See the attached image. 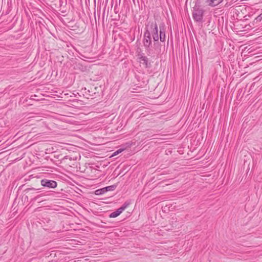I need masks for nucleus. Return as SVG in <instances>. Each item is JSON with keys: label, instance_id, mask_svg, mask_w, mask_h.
Listing matches in <instances>:
<instances>
[{"label": "nucleus", "instance_id": "8", "mask_svg": "<svg viewBox=\"0 0 262 262\" xmlns=\"http://www.w3.org/2000/svg\"><path fill=\"white\" fill-rule=\"evenodd\" d=\"M124 150V149H119L118 150H117V151H116L115 152H114L112 155L111 156V157H114L115 156H117V155H118L119 154L122 152Z\"/></svg>", "mask_w": 262, "mask_h": 262}, {"label": "nucleus", "instance_id": "10", "mask_svg": "<svg viewBox=\"0 0 262 262\" xmlns=\"http://www.w3.org/2000/svg\"><path fill=\"white\" fill-rule=\"evenodd\" d=\"M261 20H262V13L255 19V20H256V22L260 21Z\"/></svg>", "mask_w": 262, "mask_h": 262}, {"label": "nucleus", "instance_id": "3", "mask_svg": "<svg viewBox=\"0 0 262 262\" xmlns=\"http://www.w3.org/2000/svg\"><path fill=\"white\" fill-rule=\"evenodd\" d=\"M138 61L140 63V66H142L145 68H147L148 67V60L146 57L142 55H139Z\"/></svg>", "mask_w": 262, "mask_h": 262}, {"label": "nucleus", "instance_id": "5", "mask_svg": "<svg viewBox=\"0 0 262 262\" xmlns=\"http://www.w3.org/2000/svg\"><path fill=\"white\" fill-rule=\"evenodd\" d=\"M193 17L196 21H200L202 18V14L200 11L196 12L193 14Z\"/></svg>", "mask_w": 262, "mask_h": 262}, {"label": "nucleus", "instance_id": "4", "mask_svg": "<svg viewBox=\"0 0 262 262\" xmlns=\"http://www.w3.org/2000/svg\"><path fill=\"white\" fill-rule=\"evenodd\" d=\"M126 208V206H122L115 211L111 213L110 215V218H114L119 216Z\"/></svg>", "mask_w": 262, "mask_h": 262}, {"label": "nucleus", "instance_id": "1", "mask_svg": "<svg viewBox=\"0 0 262 262\" xmlns=\"http://www.w3.org/2000/svg\"><path fill=\"white\" fill-rule=\"evenodd\" d=\"M149 30L151 33L153 39L155 41H157L159 39L158 36V26L156 22H152L151 23Z\"/></svg>", "mask_w": 262, "mask_h": 262}, {"label": "nucleus", "instance_id": "7", "mask_svg": "<svg viewBox=\"0 0 262 262\" xmlns=\"http://www.w3.org/2000/svg\"><path fill=\"white\" fill-rule=\"evenodd\" d=\"M145 34H147V39H146L145 41H144V44L146 46H148L150 43V33L148 32V33H146Z\"/></svg>", "mask_w": 262, "mask_h": 262}, {"label": "nucleus", "instance_id": "2", "mask_svg": "<svg viewBox=\"0 0 262 262\" xmlns=\"http://www.w3.org/2000/svg\"><path fill=\"white\" fill-rule=\"evenodd\" d=\"M42 186L49 188H55L57 186V183L55 181L52 180H42L41 181Z\"/></svg>", "mask_w": 262, "mask_h": 262}, {"label": "nucleus", "instance_id": "9", "mask_svg": "<svg viewBox=\"0 0 262 262\" xmlns=\"http://www.w3.org/2000/svg\"><path fill=\"white\" fill-rule=\"evenodd\" d=\"M160 38L161 41H164L165 40V34L163 33L161 30L160 31Z\"/></svg>", "mask_w": 262, "mask_h": 262}, {"label": "nucleus", "instance_id": "6", "mask_svg": "<svg viewBox=\"0 0 262 262\" xmlns=\"http://www.w3.org/2000/svg\"><path fill=\"white\" fill-rule=\"evenodd\" d=\"M209 5L211 6H215L221 3L223 0H209Z\"/></svg>", "mask_w": 262, "mask_h": 262}, {"label": "nucleus", "instance_id": "11", "mask_svg": "<svg viewBox=\"0 0 262 262\" xmlns=\"http://www.w3.org/2000/svg\"><path fill=\"white\" fill-rule=\"evenodd\" d=\"M102 190H97L96 191V192H95L96 194H97V195H98V194H100V192L101 191H102Z\"/></svg>", "mask_w": 262, "mask_h": 262}]
</instances>
